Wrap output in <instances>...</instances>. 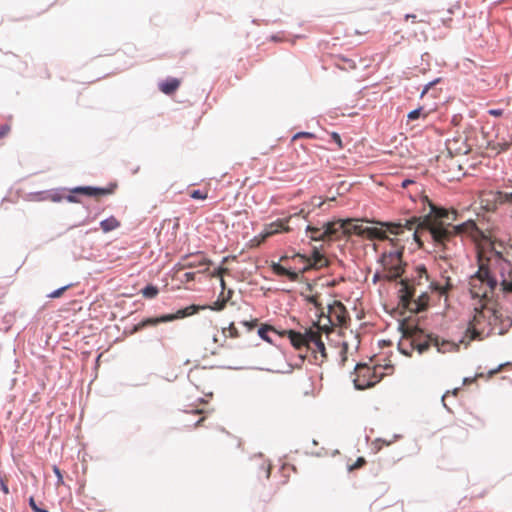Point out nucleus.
<instances>
[{"mask_svg": "<svg viewBox=\"0 0 512 512\" xmlns=\"http://www.w3.org/2000/svg\"><path fill=\"white\" fill-rule=\"evenodd\" d=\"M430 212L424 217H412L405 221V223L395 222H375L381 227H370L363 225V232L361 237L369 240H389L387 231L391 234L399 235L403 229L413 231V238L422 247L421 237L423 234H428L433 242L445 247L457 235H467L476 237L478 228L474 221L469 220L459 225H454L457 219V212L455 210H447L439 208L429 202Z\"/></svg>", "mask_w": 512, "mask_h": 512, "instance_id": "obj_1", "label": "nucleus"}, {"mask_svg": "<svg viewBox=\"0 0 512 512\" xmlns=\"http://www.w3.org/2000/svg\"><path fill=\"white\" fill-rule=\"evenodd\" d=\"M347 310L340 301H333L328 305L327 316L320 315L319 323L305 330L304 333L294 330L284 331L281 335H287L292 346L299 350L310 351L316 364L321 365L327 360V351L322 340V332L327 334L334 326H344L347 323Z\"/></svg>", "mask_w": 512, "mask_h": 512, "instance_id": "obj_2", "label": "nucleus"}, {"mask_svg": "<svg viewBox=\"0 0 512 512\" xmlns=\"http://www.w3.org/2000/svg\"><path fill=\"white\" fill-rule=\"evenodd\" d=\"M512 326V320L509 317H503L502 313L483 302L480 307H475L474 316L469 321L466 336L470 340H483L492 334L503 335Z\"/></svg>", "mask_w": 512, "mask_h": 512, "instance_id": "obj_3", "label": "nucleus"}, {"mask_svg": "<svg viewBox=\"0 0 512 512\" xmlns=\"http://www.w3.org/2000/svg\"><path fill=\"white\" fill-rule=\"evenodd\" d=\"M402 338L399 341V349L405 355L417 350L420 354L427 351L431 345L437 347L438 351L445 353L454 348L449 341L440 342L437 336L426 334L422 329L410 324H402Z\"/></svg>", "mask_w": 512, "mask_h": 512, "instance_id": "obj_4", "label": "nucleus"}, {"mask_svg": "<svg viewBox=\"0 0 512 512\" xmlns=\"http://www.w3.org/2000/svg\"><path fill=\"white\" fill-rule=\"evenodd\" d=\"M291 258L298 259L299 262L304 265L299 272L292 271L282 266L280 263L273 262L271 264L273 273L278 276H286L290 281L296 282L299 280L300 273H305L310 269H321L328 265L327 258L316 249H314L312 255L309 257L300 253H296Z\"/></svg>", "mask_w": 512, "mask_h": 512, "instance_id": "obj_5", "label": "nucleus"}, {"mask_svg": "<svg viewBox=\"0 0 512 512\" xmlns=\"http://www.w3.org/2000/svg\"><path fill=\"white\" fill-rule=\"evenodd\" d=\"M478 271L470 277L469 286L470 293L473 298H480L481 301H487L488 294L493 292L497 286V280L490 273L488 262L479 256Z\"/></svg>", "mask_w": 512, "mask_h": 512, "instance_id": "obj_6", "label": "nucleus"}, {"mask_svg": "<svg viewBox=\"0 0 512 512\" xmlns=\"http://www.w3.org/2000/svg\"><path fill=\"white\" fill-rule=\"evenodd\" d=\"M400 302L404 308L413 313H419L427 309L430 296L428 292L420 291L417 295L416 286L410 285L407 281L401 282Z\"/></svg>", "mask_w": 512, "mask_h": 512, "instance_id": "obj_7", "label": "nucleus"}, {"mask_svg": "<svg viewBox=\"0 0 512 512\" xmlns=\"http://www.w3.org/2000/svg\"><path fill=\"white\" fill-rule=\"evenodd\" d=\"M390 242L393 246V250L384 252L381 257V264L383 266V276L388 281L396 280L399 278L403 272V246H398L395 242V239H390Z\"/></svg>", "mask_w": 512, "mask_h": 512, "instance_id": "obj_8", "label": "nucleus"}, {"mask_svg": "<svg viewBox=\"0 0 512 512\" xmlns=\"http://www.w3.org/2000/svg\"><path fill=\"white\" fill-rule=\"evenodd\" d=\"M355 378L353 380L355 388L364 390L373 387L381 381L384 376L382 366H369L367 364H358L355 367Z\"/></svg>", "mask_w": 512, "mask_h": 512, "instance_id": "obj_9", "label": "nucleus"}, {"mask_svg": "<svg viewBox=\"0 0 512 512\" xmlns=\"http://www.w3.org/2000/svg\"><path fill=\"white\" fill-rule=\"evenodd\" d=\"M205 307H200V305H190L188 307H185L183 309H179L175 314H167L160 317H152L147 318L136 324L133 329L132 333H137L141 331L142 329L149 327V326H156L159 323L163 322H169L176 319H181L184 317H188L191 315H194L201 311V309H204Z\"/></svg>", "mask_w": 512, "mask_h": 512, "instance_id": "obj_10", "label": "nucleus"}, {"mask_svg": "<svg viewBox=\"0 0 512 512\" xmlns=\"http://www.w3.org/2000/svg\"><path fill=\"white\" fill-rule=\"evenodd\" d=\"M302 215L304 218L307 217V214L304 213V210H300L299 213H296L294 214V216H300ZM293 217V215L287 217V218H284V219H278L274 222H271L269 224H266L264 226V229H263V232L260 233L259 235L255 236L254 238H252L250 240V246L251 247H258L260 246L263 242L266 241L267 238L271 237V236H274L278 233H281V232H289L290 231V227H289V221L290 219Z\"/></svg>", "mask_w": 512, "mask_h": 512, "instance_id": "obj_11", "label": "nucleus"}, {"mask_svg": "<svg viewBox=\"0 0 512 512\" xmlns=\"http://www.w3.org/2000/svg\"><path fill=\"white\" fill-rule=\"evenodd\" d=\"M117 188V184L113 183L105 188H97V187H91V186H79L75 187L71 190V193H77L82 194L88 197H94L96 199H99L102 196L111 195L115 192Z\"/></svg>", "mask_w": 512, "mask_h": 512, "instance_id": "obj_12", "label": "nucleus"}, {"mask_svg": "<svg viewBox=\"0 0 512 512\" xmlns=\"http://www.w3.org/2000/svg\"><path fill=\"white\" fill-rule=\"evenodd\" d=\"M494 263L499 269V273L502 279H508L512 277V263L510 260L505 258L502 253L496 252L494 257Z\"/></svg>", "mask_w": 512, "mask_h": 512, "instance_id": "obj_13", "label": "nucleus"}, {"mask_svg": "<svg viewBox=\"0 0 512 512\" xmlns=\"http://www.w3.org/2000/svg\"><path fill=\"white\" fill-rule=\"evenodd\" d=\"M342 220L327 222L323 225L322 235L326 237V240L332 239L333 237H339L340 233H342Z\"/></svg>", "mask_w": 512, "mask_h": 512, "instance_id": "obj_14", "label": "nucleus"}, {"mask_svg": "<svg viewBox=\"0 0 512 512\" xmlns=\"http://www.w3.org/2000/svg\"><path fill=\"white\" fill-rule=\"evenodd\" d=\"M210 264L211 262L209 260L200 255L186 256L182 260V268H194L205 266L206 268L203 271H206Z\"/></svg>", "mask_w": 512, "mask_h": 512, "instance_id": "obj_15", "label": "nucleus"}, {"mask_svg": "<svg viewBox=\"0 0 512 512\" xmlns=\"http://www.w3.org/2000/svg\"><path fill=\"white\" fill-rule=\"evenodd\" d=\"M343 228H342V234L343 235H351L356 234L361 236L363 232V225L359 224L357 220L353 219H347L342 220Z\"/></svg>", "mask_w": 512, "mask_h": 512, "instance_id": "obj_16", "label": "nucleus"}, {"mask_svg": "<svg viewBox=\"0 0 512 512\" xmlns=\"http://www.w3.org/2000/svg\"><path fill=\"white\" fill-rule=\"evenodd\" d=\"M180 80L177 78H168L159 83V89L166 95L173 94L180 86Z\"/></svg>", "mask_w": 512, "mask_h": 512, "instance_id": "obj_17", "label": "nucleus"}, {"mask_svg": "<svg viewBox=\"0 0 512 512\" xmlns=\"http://www.w3.org/2000/svg\"><path fill=\"white\" fill-rule=\"evenodd\" d=\"M120 226V221L117 220L114 216H110L109 218L102 220L100 222V227L103 232L107 233L117 229Z\"/></svg>", "mask_w": 512, "mask_h": 512, "instance_id": "obj_18", "label": "nucleus"}, {"mask_svg": "<svg viewBox=\"0 0 512 512\" xmlns=\"http://www.w3.org/2000/svg\"><path fill=\"white\" fill-rule=\"evenodd\" d=\"M270 333H274V334H278V332L276 331V329L268 324H263L259 329H258V335L265 341H267L268 343H272V339L270 337Z\"/></svg>", "mask_w": 512, "mask_h": 512, "instance_id": "obj_19", "label": "nucleus"}, {"mask_svg": "<svg viewBox=\"0 0 512 512\" xmlns=\"http://www.w3.org/2000/svg\"><path fill=\"white\" fill-rule=\"evenodd\" d=\"M323 227L318 228L315 226L308 225L306 228V232L310 233V239L313 241H325L326 237L322 235Z\"/></svg>", "mask_w": 512, "mask_h": 512, "instance_id": "obj_20", "label": "nucleus"}, {"mask_svg": "<svg viewBox=\"0 0 512 512\" xmlns=\"http://www.w3.org/2000/svg\"><path fill=\"white\" fill-rule=\"evenodd\" d=\"M336 65L338 68L342 70H352L356 68V63L354 60L347 59L345 57H339Z\"/></svg>", "mask_w": 512, "mask_h": 512, "instance_id": "obj_21", "label": "nucleus"}, {"mask_svg": "<svg viewBox=\"0 0 512 512\" xmlns=\"http://www.w3.org/2000/svg\"><path fill=\"white\" fill-rule=\"evenodd\" d=\"M494 200L499 204H512V192L498 191Z\"/></svg>", "mask_w": 512, "mask_h": 512, "instance_id": "obj_22", "label": "nucleus"}, {"mask_svg": "<svg viewBox=\"0 0 512 512\" xmlns=\"http://www.w3.org/2000/svg\"><path fill=\"white\" fill-rule=\"evenodd\" d=\"M450 284L447 282L446 285H440L438 283H430L429 285V288L433 291V292H437L439 297L441 296H445V301L447 300V291L448 289L450 288Z\"/></svg>", "mask_w": 512, "mask_h": 512, "instance_id": "obj_23", "label": "nucleus"}, {"mask_svg": "<svg viewBox=\"0 0 512 512\" xmlns=\"http://www.w3.org/2000/svg\"><path fill=\"white\" fill-rule=\"evenodd\" d=\"M319 297L320 295L318 293H315V294H310V295H305V300L308 302V303H311L315 306V308L321 313L323 314V311H324V308L322 307L321 303L319 302Z\"/></svg>", "mask_w": 512, "mask_h": 512, "instance_id": "obj_24", "label": "nucleus"}, {"mask_svg": "<svg viewBox=\"0 0 512 512\" xmlns=\"http://www.w3.org/2000/svg\"><path fill=\"white\" fill-rule=\"evenodd\" d=\"M427 116H428V112H426L423 107H419V108L409 112L407 115L408 120H410V121H414L416 119H419L420 117L426 118Z\"/></svg>", "mask_w": 512, "mask_h": 512, "instance_id": "obj_25", "label": "nucleus"}, {"mask_svg": "<svg viewBox=\"0 0 512 512\" xmlns=\"http://www.w3.org/2000/svg\"><path fill=\"white\" fill-rule=\"evenodd\" d=\"M222 333L225 337L230 338H238L240 335L238 329L235 327L233 322L230 323L227 328H223Z\"/></svg>", "mask_w": 512, "mask_h": 512, "instance_id": "obj_26", "label": "nucleus"}, {"mask_svg": "<svg viewBox=\"0 0 512 512\" xmlns=\"http://www.w3.org/2000/svg\"><path fill=\"white\" fill-rule=\"evenodd\" d=\"M158 294V288L156 286H153V285H148L146 286L143 290H142V295L145 297V298H154L156 297Z\"/></svg>", "mask_w": 512, "mask_h": 512, "instance_id": "obj_27", "label": "nucleus"}, {"mask_svg": "<svg viewBox=\"0 0 512 512\" xmlns=\"http://www.w3.org/2000/svg\"><path fill=\"white\" fill-rule=\"evenodd\" d=\"M416 273H417V280H418L417 285L421 284L422 279H425L426 281H428V273H427V269L425 268V266H423V265L418 266L416 268Z\"/></svg>", "mask_w": 512, "mask_h": 512, "instance_id": "obj_28", "label": "nucleus"}, {"mask_svg": "<svg viewBox=\"0 0 512 512\" xmlns=\"http://www.w3.org/2000/svg\"><path fill=\"white\" fill-rule=\"evenodd\" d=\"M225 306H226V300H217L211 306L204 305L203 307H205V308L203 310L211 309V310H215V311H220V310H223Z\"/></svg>", "mask_w": 512, "mask_h": 512, "instance_id": "obj_29", "label": "nucleus"}, {"mask_svg": "<svg viewBox=\"0 0 512 512\" xmlns=\"http://www.w3.org/2000/svg\"><path fill=\"white\" fill-rule=\"evenodd\" d=\"M500 285L503 292L512 293V277L501 279Z\"/></svg>", "mask_w": 512, "mask_h": 512, "instance_id": "obj_30", "label": "nucleus"}, {"mask_svg": "<svg viewBox=\"0 0 512 512\" xmlns=\"http://www.w3.org/2000/svg\"><path fill=\"white\" fill-rule=\"evenodd\" d=\"M190 197L193 199L205 200L208 197L207 191L193 190L190 192Z\"/></svg>", "mask_w": 512, "mask_h": 512, "instance_id": "obj_31", "label": "nucleus"}, {"mask_svg": "<svg viewBox=\"0 0 512 512\" xmlns=\"http://www.w3.org/2000/svg\"><path fill=\"white\" fill-rule=\"evenodd\" d=\"M366 464V460L364 457H359L356 462L349 466V471H353L356 469L362 468Z\"/></svg>", "mask_w": 512, "mask_h": 512, "instance_id": "obj_32", "label": "nucleus"}, {"mask_svg": "<svg viewBox=\"0 0 512 512\" xmlns=\"http://www.w3.org/2000/svg\"><path fill=\"white\" fill-rule=\"evenodd\" d=\"M70 287V285H66L64 287H61L53 292H51L48 297L49 298H59L63 295V293Z\"/></svg>", "mask_w": 512, "mask_h": 512, "instance_id": "obj_33", "label": "nucleus"}, {"mask_svg": "<svg viewBox=\"0 0 512 512\" xmlns=\"http://www.w3.org/2000/svg\"><path fill=\"white\" fill-rule=\"evenodd\" d=\"M299 138H315V135L313 133H310V132H298L296 133L293 137H292V141H295Z\"/></svg>", "mask_w": 512, "mask_h": 512, "instance_id": "obj_34", "label": "nucleus"}, {"mask_svg": "<svg viewBox=\"0 0 512 512\" xmlns=\"http://www.w3.org/2000/svg\"><path fill=\"white\" fill-rule=\"evenodd\" d=\"M29 505H30L31 509H32L34 512H48L46 509H42V508H40V507L36 504V502H35V500H34V498H33V497H30V499H29Z\"/></svg>", "mask_w": 512, "mask_h": 512, "instance_id": "obj_35", "label": "nucleus"}, {"mask_svg": "<svg viewBox=\"0 0 512 512\" xmlns=\"http://www.w3.org/2000/svg\"><path fill=\"white\" fill-rule=\"evenodd\" d=\"M228 273V268H225V267H219L217 270H215L213 273H212V276L213 277H219L220 279L223 278L224 274H227Z\"/></svg>", "mask_w": 512, "mask_h": 512, "instance_id": "obj_36", "label": "nucleus"}, {"mask_svg": "<svg viewBox=\"0 0 512 512\" xmlns=\"http://www.w3.org/2000/svg\"><path fill=\"white\" fill-rule=\"evenodd\" d=\"M53 472L55 473V475L57 477V485L59 486V485L64 484L63 475L61 473V470L57 466H53Z\"/></svg>", "mask_w": 512, "mask_h": 512, "instance_id": "obj_37", "label": "nucleus"}, {"mask_svg": "<svg viewBox=\"0 0 512 512\" xmlns=\"http://www.w3.org/2000/svg\"><path fill=\"white\" fill-rule=\"evenodd\" d=\"M331 139L337 144L339 149L343 147L341 137L337 132L331 133Z\"/></svg>", "mask_w": 512, "mask_h": 512, "instance_id": "obj_38", "label": "nucleus"}, {"mask_svg": "<svg viewBox=\"0 0 512 512\" xmlns=\"http://www.w3.org/2000/svg\"><path fill=\"white\" fill-rule=\"evenodd\" d=\"M11 128L8 124H4L0 127V139L6 137L10 132Z\"/></svg>", "mask_w": 512, "mask_h": 512, "instance_id": "obj_39", "label": "nucleus"}, {"mask_svg": "<svg viewBox=\"0 0 512 512\" xmlns=\"http://www.w3.org/2000/svg\"><path fill=\"white\" fill-rule=\"evenodd\" d=\"M438 82H439V79H436V80H434V81L429 82V83L424 87L423 91L421 92L420 97H421V98H422V97H424V95L428 93V91L430 90V88H431L433 85H435L436 83H438Z\"/></svg>", "mask_w": 512, "mask_h": 512, "instance_id": "obj_40", "label": "nucleus"}, {"mask_svg": "<svg viewBox=\"0 0 512 512\" xmlns=\"http://www.w3.org/2000/svg\"><path fill=\"white\" fill-rule=\"evenodd\" d=\"M242 324L246 326L249 330H252L258 325V319H253L251 321H243Z\"/></svg>", "mask_w": 512, "mask_h": 512, "instance_id": "obj_41", "label": "nucleus"}, {"mask_svg": "<svg viewBox=\"0 0 512 512\" xmlns=\"http://www.w3.org/2000/svg\"><path fill=\"white\" fill-rule=\"evenodd\" d=\"M504 111L502 109H489L488 114L493 117H501Z\"/></svg>", "mask_w": 512, "mask_h": 512, "instance_id": "obj_42", "label": "nucleus"}, {"mask_svg": "<svg viewBox=\"0 0 512 512\" xmlns=\"http://www.w3.org/2000/svg\"><path fill=\"white\" fill-rule=\"evenodd\" d=\"M194 278H195V273H193V272H186V273L183 274L182 281L187 283V282L193 281Z\"/></svg>", "mask_w": 512, "mask_h": 512, "instance_id": "obj_43", "label": "nucleus"}, {"mask_svg": "<svg viewBox=\"0 0 512 512\" xmlns=\"http://www.w3.org/2000/svg\"><path fill=\"white\" fill-rule=\"evenodd\" d=\"M0 488L3 491L4 494H8L9 493L8 486H7L6 482L2 478H0Z\"/></svg>", "mask_w": 512, "mask_h": 512, "instance_id": "obj_44", "label": "nucleus"}, {"mask_svg": "<svg viewBox=\"0 0 512 512\" xmlns=\"http://www.w3.org/2000/svg\"><path fill=\"white\" fill-rule=\"evenodd\" d=\"M262 469L265 473V477L268 479L270 477V471H271L270 465H263Z\"/></svg>", "mask_w": 512, "mask_h": 512, "instance_id": "obj_45", "label": "nucleus"}, {"mask_svg": "<svg viewBox=\"0 0 512 512\" xmlns=\"http://www.w3.org/2000/svg\"><path fill=\"white\" fill-rule=\"evenodd\" d=\"M380 279H385L386 278L383 276V271L382 272H377L374 277H373V281L376 282L377 280H380Z\"/></svg>", "mask_w": 512, "mask_h": 512, "instance_id": "obj_46", "label": "nucleus"}, {"mask_svg": "<svg viewBox=\"0 0 512 512\" xmlns=\"http://www.w3.org/2000/svg\"><path fill=\"white\" fill-rule=\"evenodd\" d=\"M413 183H414V181H413V180L406 179V180H404V181L402 182V187H403V188H407V187H408V185L413 184Z\"/></svg>", "mask_w": 512, "mask_h": 512, "instance_id": "obj_47", "label": "nucleus"}, {"mask_svg": "<svg viewBox=\"0 0 512 512\" xmlns=\"http://www.w3.org/2000/svg\"><path fill=\"white\" fill-rule=\"evenodd\" d=\"M74 193H71L70 195L67 196V200L69 202H79V200L73 195Z\"/></svg>", "mask_w": 512, "mask_h": 512, "instance_id": "obj_48", "label": "nucleus"}, {"mask_svg": "<svg viewBox=\"0 0 512 512\" xmlns=\"http://www.w3.org/2000/svg\"><path fill=\"white\" fill-rule=\"evenodd\" d=\"M316 199H317L316 197L313 198V200H316ZM313 204L320 208L324 204V201H316V202L313 201Z\"/></svg>", "mask_w": 512, "mask_h": 512, "instance_id": "obj_49", "label": "nucleus"}, {"mask_svg": "<svg viewBox=\"0 0 512 512\" xmlns=\"http://www.w3.org/2000/svg\"><path fill=\"white\" fill-rule=\"evenodd\" d=\"M316 199H317L316 197L313 198V200H316ZM313 204L320 208L324 204V201H316V202L313 201Z\"/></svg>", "mask_w": 512, "mask_h": 512, "instance_id": "obj_50", "label": "nucleus"}, {"mask_svg": "<svg viewBox=\"0 0 512 512\" xmlns=\"http://www.w3.org/2000/svg\"><path fill=\"white\" fill-rule=\"evenodd\" d=\"M409 19L414 21L416 19V15H414V14L405 15V20H409Z\"/></svg>", "mask_w": 512, "mask_h": 512, "instance_id": "obj_51", "label": "nucleus"}, {"mask_svg": "<svg viewBox=\"0 0 512 512\" xmlns=\"http://www.w3.org/2000/svg\"><path fill=\"white\" fill-rule=\"evenodd\" d=\"M271 40H272V41H282V40H283V38H282V37H280L279 35H273V36L271 37Z\"/></svg>", "mask_w": 512, "mask_h": 512, "instance_id": "obj_52", "label": "nucleus"}, {"mask_svg": "<svg viewBox=\"0 0 512 512\" xmlns=\"http://www.w3.org/2000/svg\"><path fill=\"white\" fill-rule=\"evenodd\" d=\"M204 417H201L196 423H195V427H198L201 425V423L204 421Z\"/></svg>", "mask_w": 512, "mask_h": 512, "instance_id": "obj_53", "label": "nucleus"}, {"mask_svg": "<svg viewBox=\"0 0 512 512\" xmlns=\"http://www.w3.org/2000/svg\"><path fill=\"white\" fill-rule=\"evenodd\" d=\"M220 283H221V287H222V289L224 290V289H225V281H224V279H223V278H222V279H220Z\"/></svg>", "mask_w": 512, "mask_h": 512, "instance_id": "obj_54", "label": "nucleus"}, {"mask_svg": "<svg viewBox=\"0 0 512 512\" xmlns=\"http://www.w3.org/2000/svg\"><path fill=\"white\" fill-rule=\"evenodd\" d=\"M289 258H290L289 256H282V257L280 258V261H282V262H283V261L288 260Z\"/></svg>", "mask_w": 512, "mask_h": 512, "instance_id": "obj_55", "label": "nucleus"}, {"mask_svg": "<svg viewBox=\"0 0 512 512\" xmlns=\"http://www.w3.org/2000/svg\"><path fill=\"white\" fill-rule=\"evenodd\" d=\"M227 260H228V257H224L223 260H222V263L227 262Z\"/></svg>", "mask_w": 512, "mask_h": 512, "instance_id": "obj_56", "label": "nucleus"}, {"mask_svg": "<svg viewBox=\"0 0 512 512\" xmlns=\"http://www.w3.org/2000/svg\"><path fill=\"white\" fill-rule=\"evenodd\" d=\"M307 290H309L310 292H312V286H311V285H308Z\"/></svg>", "mask_w": 512, "mask_h": 512, "instance_id": "obj_57", "label": "nucleus"}]
</instances>
